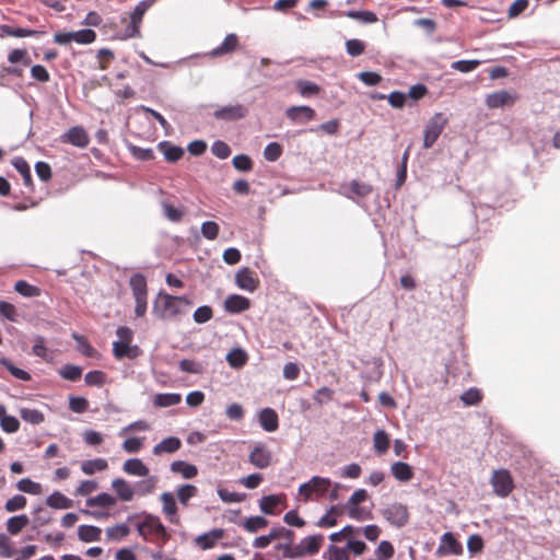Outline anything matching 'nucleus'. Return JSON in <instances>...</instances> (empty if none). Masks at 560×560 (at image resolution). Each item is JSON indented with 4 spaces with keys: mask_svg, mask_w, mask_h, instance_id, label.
Instances as JSON below:
<instances>
[{
    "mask_svg": "<svg viewBox=\"0 0 560 560\" xmlns=\"http://www.w3.org/2000/svg\"><path fill=\"white\" fill-rule=\"evenodd\" d=\"M190 304L186 296H173L166 293L159 294V298L153 303L152 312L159 318L168 319L185 314Z\"/></svg>",
    "mask_w": 560,
    "mask_h": 560,
    "instance_id": "f257e3e1",
    "label": "nucleus"
},
{
    "mask_svg": "<svg viewBox=\"0 0 560 560\" xmlns=\"http://www.w3.org/2000/svg\"><path fill=\"white\" fill-rule=\"evenodd\" d=\"M447 118L442 113H435L428 121L423 135V148L430 149L434 145L440 135L447 125Z\"/></svg>",
    "mask_w": 560,
    "mask_h": 560,
    "instance_id": "f03ea898",
    "label": "nucleus"
},
{
    "mask_svg": "<svg viewBox=\"0 0 560 560\" xmlns=\"http://www.w3.org/2000/svg\"><path fill=\"white\" fill-rule=\"evenodd\" d=\"M490 482L493 492L500 498H506L513 490L514 483L512 476L506 469H499L492 474Z\"/></svg>",
    "mask_w": 560,
    "mask_h": 560,
    "instance_id": "7ed1b4c3",
    "label": "nucleus"
},
{
    "mask_svg": "<svg viewBox=\"0 0 560 560\" xmlns=\"http://www.w3.org/2000/svg\"><path fill=\"white\" fill-rule=\"evenodd\" d=\"M384 518L397 528L404 527L409 521L407 506L401 503H393L382 512Z\"/></svg>",
    "mask_w": 560,
    "mask_h": 560,
    "instance_id": "20e7f679",
    "label": "nucleus"
},
{
    "mask_svg": "<svg viewBox=\"0 0 560 560\" xmlns=\"http://www.w3.org/2000/svg\"><path fill=\"white\" fill-rule=\"evenodd\" d=\"M248 115V108L242 104H229L213 112V117L223 121H236Z\"/></svg>",
    "mask_w": 560,
    "mask_h": 560,
    "instance_id": "39448f33",
    "label": "nucleus"
},
{
    "mask_svg": "<svg viewBox=\"0 0 560 560\" xmlns=\"http://www.w3.org/2000/svg\"><path fill=\"white\" fill-rule=\"evenodd\" d=\"M464 551L462 544L455 538L453 533L446 532L440 539V545L435 551L439 557L455 555L459 556Z\"/></svg>",
    "mask_w": 560,
    "mask_h": 560,
    "instance_id": "423d86ee",
    "label": "nucleus"
},
{
    "mask_svg": "<svg viewBox=\"0 0 560 560\" xmlns=\"http://www.w3.org/2000/svg\"><path fill=\"white\" fill-rule=\"evenodd\" d=\"M285 116L294 124H306L316 117L315 110L307 106H291L285 109Z\"/></svg>",
    "mask_w": 560,
    "mask_h": 560,
    "instance_id": "0eeeda50",
    "label": "nucleus"
},
{
    "mask_svg": "<svg viewBox=\"0 0 560 560\" xmlns=\"http://www.w3.org/2000/svg\"><path fill=\"white\" fill-rule=\"evenodd\" d=\"M248 460L256 468L265 469L270 466L272 454L265 445L258 444L252 450Z\"/></svg>",
    "mask_w": 560,
    "mask_h": 560,
    "instance_id": "6e6552de",
    "label": "nucleus"
},
{
    "mask_svg": "<svg viewBox=\"0 0 560 560\" xmlns=\"http://www.w3.org/2000/svg\"><path fill=\"white\" fill-rule=\"evenodd\" d=\"M61 141L71 143L78 148H85L89 144L90 139L82 127L75 126L61 136Z\"/></svg>",
    "mask_w": 560,
    "mask_h": 560,
    "instance_id": "1a4fd4ad",
    "label": "nucleus"
},
{
    "mask_svg": "<svg viewBox=\"0 0 560 560\" xmlns=\"http://www.w3.org/2000/svg\"><path fill=\"white\" fill-rule=\"evenodd\" d=\"M238 46V37L234 33L228 34L223 42L215 48H213L211 51L207 54V56L211 58H217L223 55L232 54L236 50Z\"/></svg>",
    "mask_w": 560,
    "mask_h": 560,
    "instance_id": "9d476101",
    "label": "nucleus"
},
{
    "mask_svg": "<svg viewBox=\"0 0 560 560\" xmlns=\"http://www.w3.org/2000/svg\"><path fill=\"white\" fill-rule=\"evenodd\" d=\"M250 307L249 299L238 295L231 294L224 301V308L230 314H240L247 311Z\"/></svg>",
    "mask_w": 560,
    "mask_h": 560,
    "instance_id": "9b49d317",
    "label": "nucleus"
},
{
    "mask_svg": "<svg viewBox=\"0 0 560 560\" xmlns=\"http://www.w3.org/2000/svg\"><path fill=\"white\" fill-rule=\"evenodd\" d=\"M258 421L266 432H275L279 428V417L276 410L266 407L258 413Z\"/></svg>",
    "mask_w": 560,
    "mask_h": 560,
    "instance_id": "f8f14e48",
    "label": "nucleus"
},
{
    "mask_svg": "<svg viewBox=\"0 0 560 560\" xmlns=\"http://www.w3.org/2000/svg\"><path fill=\"white\" fill-rule=\"evenodd\" d=\"M235 283L240 289L248 292H254L258 287V280L252 276V272L246 267L235 273Z\"/></svg>",
    "mask_w": 560,
    "mask_h": 560,
    "instance_id": "ddd939ff",
    "label": "nucleus"
},
{
    "mask_svg": "<svg viewBox=\"0 0 560 560\" xmlns=\"http://www.w3.org/2000/svg\"><path fill=\"white\" fill-rule=\"evenodd\" d=\"M144 517L142 522L137 524L138 534L144 539L148 540V536L155 535V524L162 523L160 517L153 514L143 513Z\"/></svg>",
    "mask_w": 560,
    "mask_h": 560,
    "instance_id": "4468645a",
    "label": "nucleus"
},
{
    "mask_svg": "<svg viewBox=\"0 0 560 560\" xmlns=\"http://www.w3.org/2000/svg\"><path fill=\"white\" fill-rule=\"evenodd\" d=\"M112 488L119 500L129 502L135 497L133 487L122 478H116L112 481Z\"/></svg>",
    "mask_w": 560,
    "mask_h": 560,
    "instance_id": "2eb2a0df",
    "label": "nucleus"
},
{
    "mask_svg": "<svg viewBox=\"0 0 560 560\" xmlns=\"http://www.w3.org/2000/svg\"><path fill=\"white\" fill-rule=\"evenodd\" d=\"M223 535L224 530L222 528H214L199 535L195 541L201 549L207 550L213 548L215 542L221 539Z\"/></svg>",
    "mask_w": 560,
    "mask_h": 560,
    "instance_id": "dca6fc26",
    "label": "nucleus"
},
{
    "mask_svg": "<svg viewBox=\"0 0 560 560\" xmlns=\"http://www.w3.org/2000/svg\"><path fill=\"white\" fill-rule=\"evenodd\" d=\"M163 503V512L167 516L168 521L173 524H178L179 518L177 516V505L172 492H163L161 495Z\"/></svg>",
    "mask_w": 560,
    "mask_h": 560,
    "instance_id": "f3484780",
    "label": "nucleus"
},
{
    "mask_svg": "<svg viewBox=\"0 0 560 560\" xmlns=\"http://www.w3.org/2000/svg\"><path fill=\"white\" fill-rule=\"evenodd\" d=\"M182 446V441L176 436H168L162 440L160 443L154 445L153 454L162 455V454H173L178 451Z\"/></svg>",
    "mask_w": 560,
    "mask_h": 560,
    "instance_id": "a211bd4d",
    "label": "nucleus"
},
{
    "mask_svg": "<svg viewBox=\"0 0 560 560\" xmlns=\"http://www.w3.org/2000/svg\"><path fill=\"white\" fill-rule=\"evenodd\" d=\"M122 470L137 477H148L150 470L140 458H129L122 465Z\"/></svg>",
    "mask_w": 560,
    "mask_h": 560,
    "instance_id": "6ab92c4d",
    "label": "nucleus"
},
{
    "mask_svg": "<svg viewBox=\"0 0 560 560\" xmlns=\"http://www.w3.org/2000/svg\"><path fill=\"white\" fill-rule=\"evenodd\" d=\"M113 353L116 359H135L140 354V348L130 346V342H113Z\"/></svg>",
    "mask_w": 560,
    "mask_h": 560,
    "instance_id": "aec40b11",
    "label": "nucleus"
},
{
    "mask_svg": "<svg viewBox=\"0 0 560 560\" xmlns=\"http://www.w3.org/2000/svg\"><path fill=\"white\" fill-rule=\"evenodd\" d=\"M514 96L506 91H499L489 94L486 98V103L490 108H500L514 102Z\"/></svg>",
    "mask_w": 560,
    "mask_h": 560,
    "instance_id": "412c9836",
    "label": "nucleus"
},
{
    "mask_svg": "<svg viewBox=\"0 0 560 560\" xmlns=\"http://www.w3.org/2000/svg\"><path fill=\"white\" fill-rule=\"evenodd\" d=\"M135 299L148 298L147 279L142 273H135L129 279Z\"/></svg>",
    "mask_w": 560,
    "mask_h": 560,
    "instance_id": "4be33fe9",
    "label": "nucleus"
},
{
    "mask_svg": "<svg viewBox=\"0 0 560 560\" xmlns=\"http://www.w3.org/2000/svg\"><path fill=\"white\" fill-rule=\"evenodd\" d=\"M390 471L395 479L401 482L410 481L413 478L412 467L405 462H395L390 467Z\"/></svg>",
    "mask_w": 560,
    "mask_h": 560,
    "instance_id": "5701e85b",
    "label": "nucleus"
},
{
    "mask_svg": "<svg viewBox=\"0 0 560 560\" xmlns=\"http://www.w3.org/2000/svg\"><path fill=\"white\" fill-rule=\"evenodd\" d=\"M46 504L51 509L67 510L73 506V501L59 491H54L46 499Z\"/></svg>",
    "mask_w": 560,
    "mask_h": 560,
    "instance_id": "b1692460",
    "label": "nucleus"
},
{
    "mask_svg": "<svg viewBox=\"0 0 560 560\" xmlns=\"http://www.w3.org/2000/svg\"><path fill=\"white\" fill-rule=\"evenodd\" d=\"M159 150L163 153L164 158L168 162H177L184 154V150L168 141H162L158 144Z\"/></svg>",
    "mask_w": 560,
    "mask_h": 560,
    "instance_id": "393cba45",
    "label": "nucleus"
},
{
    "mask_svg": "<svg viewBox=\"0 0 560 560\" xmlns=\"http://www.w3.org/2000/svg\"><path fill=\"white\" fill-rule=\"evenodd\" d=\"M102 529L94 525H80L78 527V538L83 542L101 540Z\"/></svg>",
    "mask_w": 560,
    "mask_h": 560,
    "instance_id": "a878e982",
    "label": "nucleus"
},
{
    "mask_svg": "<svg viewBox=\"0 0 560 560\" xmlns=\"http://www.w3.org/2000/svg\"><path fill=\"white\" fill-rule=\"evenodd\" d=\"M27 67L28 66L14 65V63H11L8 67H2V85L4 84V81L7 80L8 77H12L13 79L18 80L16 85L19 88H22L24 84L23 83L24 72Z\"/></svg>",
    "mask_w": 560,
    "mask_h": 560,
    "instance_id": "bb28decb",
    "label": "nucleus"
},
{
    "mask_svg": "<svg viewBox=\"0 0 560 560\" xmlns=\"http://www.w3.org/2000/svg\"><path fill=\"white\" fill-rule=\"evenodd\" d=\"M368 365H371V370L362 377L371 382H378L383 376V360L380 357H372L365 361Z\"/></svg>",
    "mask_w": 560,
    "mask_h": 560,
    "instance_id": "cd10ccee",
    "label": "nucleus"
},
{
    "mask_svg": "<svg viewBox=\"0 0 560 560\" xmlns=\"http://www.w3.org/2000/svg\"><path fill=\"white\" fill-rule=\"evenodd\" d=\"M173 472L180 474L185 479H192L198 475V468L184 460H175L171 464Z\"/></svg>",
    "mask_w": 560,
    "mask_h": 560,
    "instance_id": "c85d7f7f",
    "label": "nucleus"
},
{
    "mask_svg": "<svg viewBox=\"0 0 560 560\" xmlns=\"http://www.w3.org/2000/svg\"><path fill=\"white\" fill-rule=\"evenodd\" d=\"M156 483H158V477L148 475V477L145 479L135 482V485H133L135 494H138L140 497L148 495L154 491Z\"/></svg>",
    "mask_w": 560,
    "mask_h": 560,
    "instance_id": "c756f323",
    "label": "nucleus"
},
{
    "mask_svg": "<svg viewBox=\"0 0 560 560\" xmlns=\"http://www.w3.org/2000/svg\"><path fill=\"white\" fill-rule=\"evenodd\" d=\"M373 191V187L370 184L360 183L358 180H352L349 184V191L345 192V197L353 200V195L359 198H364L369 196Z\"/></svg>",
    "mask_w": 560,
    "mask_h": 560,
    "instance_id": "7c9ffc66",
    "label": "nucleus"
},
{
    "mask_svg": "<svg viewBox=\"0 0 560 560\" xmlns=\"http://www.w3.org/2000/svg\"><path fill=\"white\" fill-rule=\"evenodd\" d=\"M182 401V395L177 393H161L156 394L153 404L160 408L172 407Z\"/></svg>",
    "mask_w": 560,
    "mask_h": 560,
    "instance_id": "2f4dec72",
    "label": "nucleus"
},
{
    "mask_svg": "<svg viewBox=\"0 0 560 560\" xmlns=\"http://www.w3.org/2000/svg\"><path fill=\"white\" fill-rule=\"evenodd\" d=\"M323 540L324 536L322 534H315L304 537L300 542L308 556H314L319 551Z\"/></svg>",
    "mask_w": 560,
    "mask_h": 560,
    "instance_id": "473e14b6",
    "label": "nucleus"
},
{
    "mask_svg": "<svg viewBox=\"0 0 560 560\" xmlns=\"http://www.w3.org/2000/svg\"><path fill=\"white\" fill-rule=\"evenodd\" d=\"M163 215L173 223H178L182 221L184 217V209L175 207L166 200L161 201Z\"/></svg>",
    "mask_w": 560,
    "mask_h": 560,
    "instance_id": "72a5a7b5",
    "label": "nucleus"
},
{
    "mask_svg": "<svg viewBox=\"0 0 560 560\" xmlns=\"http://www.w3.org/2000/svg\"><path fill=\"white\" fill-rule=\"evenodd\" d=\"M30 523L26 514L11 516L7 521V530L11 535H18Z\"/></svg>",
    "mask_w": 560,
    "mask_h": 560,
    "instance_id": "f704fd0d",
    "label": "nucleus"
},
{
    "mask_svg": "<svg viewBox=\"0 0 560 560\" xmlns=\"http://www.w3.org/2000/svg\"><path fill=\"white\" fill-rule=\"evenodd\" d=\"M108 463L104 458H94V459H88L83 460L81 464V470L85 475H93L97 471H103L107 469Z\"/></svg>",
    "mask_w": 560,
    "mask_h": 560,
    "instance_id": "c9c22d12",
    "label": "nucleus"
},
{
    "mask_svg": "<svg viewBox=\"0 0 560 560\" xmlns=\"http://www.w3.org/2000/svg\"><path fill=\"white\" fill-rule=\"evenodd\" d=\"M116 503V498L107 492H102L95 497L88 498L85 504L90 508L101 506L110 508Z\"/></svg>",
    "mask_w": 560,
    "mask_h": 560,
    "instance_id": "e433bc0d",
    "label": "nucleus"
},
{
    "mask_svg": "<svg viewBox=\"0 0 560 560\" xmlns=\"http://www.w3.org/2000/svg\"><path fill=\"white\" fill-rule=\"evenodd\" d=\"M12 164H13L14 168L21 175V177L23 179V184L26 187H31V185H32V173H31V167L27 164V162L23 158H15L12 161Z\"/></svg>",
    "mask_w": 560,
    "mask_h": 560,
    "instance_id": "4c0bfd02",
    "label": "nucleus"
},
{
    "mask_svg": "<svg viewBox=\"0 0 560 560\" xmlns=\"http://www.w3.org/2000/svg\"><path fill=\"white\" fill-rule=\"evenodd\" d=\"M247 353L241 348H235L226 354L228 363L230 366L235 369L244 366L247 362Z\"/></svg>",
    "mask_w": 560,
    "mask_h": 560,
    "instance_id": "58836bf2",
    "label": "nucleus"
},
{
    "mask_svg": "<svg viewBox=\"0 0 560 560\" xmlns=\"http://www.w3.org/2000/svg\"><path fill=\"white\" fill-rule=\"evenodd\" d=\"M345 15L347 18L358 20L364 24H372L377 22V15L374 12L368 10H351L347 11Z\"/></svg>",
    "mask_w": 560,
    "mask_h": 560,
    "instance_id": "ea45409f",
    "label": "nucleus"
},
{
    "mask_svg": "<svg viewBox=\"0 0 560 560\" xmlns=\"http://www.w3.org/2000/svg\"><path fill=\"white\" fill-rule=\"evenodd\" d=\"M16 488L21 492L33 494V495H38L43 491L42 485L33 481L30 478L20 479L16 483Z\"/></svg>",
    "mask_w": 560,
    "mask_h": 560,
    "instance_id": "a19ab883",
    "label": "nucleus"
},
{
    "mask_svg": "<svg viewBox=\"0 0 560 560\" xmlns=\"http://www.w3.org/2000/svg\"><path fill=\"white\" fill-rule=\"evenodd\" d=\"M280 503V500L275 494L265 495L259 500V509L264 514L275 515V509Z\"/></svg>",
    "mask_w": 560,
    "mask_h": 560,
    "instance_id": "79ce46f5",
    "label": "nucleus"
},
{
    "mask_svg": "<svg viewBox=\"0 0 560 560\" xmlns=\"http://www.w3.org/2000/svg\"><path fill=\"white\" fill-rule=\"evenodd\" d=\"M59 375L67 381L75 382L82 375V368L68 363L60 368Z\"/></svg>",
    "mask_w": 560,
    "mask_h": 560,
    "instance_id": "37998d69",
    "label": "nucleus"
},
{
    "mask_svg": "<svg viewBox=\"0 0 560 560\" xmlns=\"http://www.w3.org/2000/svg\"><path fill=\"white\" fill-rule=\"evenodd\" d=\"M14 290L24 298H36L39 295V288L30 284L25 280H19L14 284Z\"/></svg>",
    "mask_w": 560,
    "mask_h": 560,
    "instance_id": "c03bdc74",
    "label": "nucleus"
},
{
    "mask_svg": "<svg viewBox=\"0 0 560 560\" xmlns=\"http://www.w3.org/2000/svg\"><path fill=\"white\" fill-rule=\"evenodd\" d=\"M268 525L267 518L260 515L249 516L245 520L243 527L248 533H256Z\"/></svg>",
    "mask_w": 560,
    "mask_h": 560,
    "instance_id": "a18cd8bd",
    "label": "nucleus"
},
{
    "mask_svg": "<svg viewBox=\"0 0 560 560\" xmlns=\"http://www.w3.org/2000/svg\"><path fill=\"white\" fill-rule=\"evenodd\" d=\"M72 42L78 44L88 45L95 40L96 33L91 28H83L80 31L71 32Z\"/></svg>",
    "mask_w": 560,
    "mask_h": 560,
    "instance_id": "49530a36",
    "label": "nucleus"
},
{
    "mask_svg": "<svg viewBox=\"0 0 560 560\" xmlns=\"http://www.w3.org/2000/svg\"><path fill=\"white\" fill-rule=\"evenodd\" d=\"M20 417L31 423V424H39L44 422V415L42 411L37 409H30V408H21L20 409Z\"/></svg>",
    "mask_w": 560,
    "mask_h": 560,
    "instance_id": "de8ad7c7",
    "label": "nucleus"
},
{
    "mask_svg": "<svg viewBox=\"0 0 560 560\" xmlns=\"http://www.w3.org/2000/svg\"><path fill=\"white\" fill-rule=\"evenodd\" d=\"M296 88H298L299 93L303 97L316 95L319 93V90H320L319 85H317L316 83L308 81V80H299L296 82Z\"/></svg>",
    "mask_w": 560,
    "mask_h": 560,
    "instance_id": "09e8293b",
    "label": "nucleus"
},
{
    "mask_svg": "<svg viewBox=\"0 0 560 560\" xmlns=\"http://www.w3.org/2000/svg\"><path fill=\"white\" fill-rule=\"evenodd\" d=\"M197 493H198L197 487L194 485L187 483V485H183L178 488L177 498H178V501L180 502V504L187 505L188 501L191 498L196 497Z\"/></svg>",
    "mask_w": 560,
    "mask_h": 560,
    "instance_id": "8fccbe9b",
    "label": "nucleus"
},
{
    "mask_svg": "<svg viewBox=\"0 0 560 560\" xmlns=\"http://www.w3.org/2000/svg\"><path fill=\"white\" fill-rule=\"evenodd\" d=\"M8 60L10 63L23 65V66H28V67L32 63V59L25 49H13L8 55Z\"/></svg>",
    "mask_w": 560,
    "mask_h": 560,
    "instance_id": "3c124183",
    "label": "nucleus"
},
{
    "mask_svg": "<svg viewBox=\"0 0 560 560\" xmlns=\"http://www.w3.org/2000/svg\"><path fill=\"white\" fill-rule=\"evenodd\" d=\"M156 2V0H141L130 14V19L141 24L145 12Z\"/></svg>",
    "mask_w": 560,
    "mask_h": 560,
    "instance_id": "603ef678",
    "label": "nucleus"
},
{
    "mask_svg": "<svg viewBox=\"0 0 560 560\" xmlns=\"http://www.w3.org/2000/svg\"><path fill=\"white\" fill-rule=\"evenodd\" d=\"M374 448L377 453L384 454L389 447V438L384 430H377L373 438Z\"/></svg>",
    "mask_w": 560,
    "mask_h": 560,
    "instance_id": "864d4df0",
    "label": "nucleus"
},
{
    "mask_svg": "<svg viewBox=\"0 0 560 560\" xmlns=\"http://www.w3.org/2000/svg\"><path fill=\"white\" fill-rule=\"evenodd\" d=\"M217 493L219 498L225 503H240L246 498L245 493L230 491L225 488H218Z\"/></svg>",
    "mask_w": 560,
    "mask_h": 560,
    "instance_id": "5fc2aeb1",
    "label": "nucleus"
},
{
    "mask_svg": "<svg viewBox=\"0 0 560 560\" xmlns=\"http://www.w3.org/2000/svg\"><path fill=\"white\" fill-rule=\"evenodd\" d=\"M130 533L129 527L126 524H117L115 526L106 528V536L109 540H121Z\"/></svg>",
    "mask_w": 560,
    "mask_h": 560,
    "instance_id": "6e6d98bb",
    "label": "nucleus"
},
{
    "mask_svg": "<svg viewBox=\"0 0 560 560\" xmlns=\"http://www.w3.org/2000/svg\"><path fill=\"white\" fill-rule=\"evenodd\" d=\"M37 34L34 30H27L23 27H12L5 24H2V37L3 36H13V37H27Z\"/></svg>",
    "mask_w": 560,
    "mask_h": 560,
    "instance_id": "4d7b16f0",
    "label": "nucleus"
},
{
    "mask_svg": "<svg viewBox=\"0 0 560 560\" xmlns=\"http://www.w3.org/2000/svg\"><path fill=\"white\" fill-rule=\"evenodd\" d=\"M323 557L326 560H350L347 549L335 545H329Z\"/></svg>",
    "mask_w": 560,
    "mask_h": 560,
    "instance_id": "13d9d810",
    "label": "nucleus"
},
{
    "mask_svg": "<svg viewBox=\"0 0 560 560\" xmlns=\"http://www.w3.org/2000/svg\"><path fill=\"white\" fill-rule=\"evenodd\" d=\"M479 65H480V61L477 59L457 60L451 65V68L453 70L459 71L462 73H468V72H471L475 69H477Z\"/></svg>",
    "mask_w": 560,
    "mask_h": 560,
    "instance_id": "bf43d9fd",
    "label": "nucleus"
},
{
    "mask_svg": "<svg viewBox=\"0 0 560 560\" xmlns=\"http://www.w3.org/2000/svg\"><path fill=\"white\" fill-rule=\"evenodd\" d=\"M482 398L480 390L476 387H471L465 390L460 395V400L465 406H474L477 405Z\"/></svg>",
    "mask_w": 560,
    "mask_h": 560,
    "instance_id": "052dcab7",
    "label": "nucleus"
},
{
    "mask_svg": "<svg viewBox=\"0 0 560 560\" xmlns=\"http://www.w3.org/2000/svg\"><path fill=\"white\" fill-rule=\"evenodd\" d=\"M334 398V390L327 386H323L313 395L314 402L318 406L328 404Z\"/></svg>",
    "mask_w": 560,
    "mask_h": 560,
    "instance_id": "680f3d73",
    "label": "nucleus"
},
{
    "mask_svg": "<svg viewBox=\"0 0 560 560\" xmlns=\"http://www.w3.org/2000/svg\"><path fill=\"white\" fill-rule=\"evenodd\" d=\"M365 50V43L361 39L352 38L346 42V51L351 57H358Z\"/></svg>",
    "mask_w": 560,
    "mask_h": 560,
    "instance_id": "e2e57ef3",
    "label": "nucleus"
},
{
    "mask_svg": "<svg viewBox=\"0 0 560 560\" xmlns=\"http://www.w3.org/2000/svg\"><path fill=\"white\" fill-rule=\"evenodd\" d=\"M84 381L89 386H103L106 382V374L100 370L90 371L85 374Z\"/></svg>",
    "mask_w": 560,
    "mask_h": 560,
    "instance_id": "0e129e2a",
    "label": "nucleus"
},
{
    "mask_svg": "<svg viewBox=\"0 0 560 560\" xmlns=\"http://www.w3.org/2000/svg\"><path fill=\"white\" fill-rule=\"evenodd\" d=\"M282 154V147L278 142H270L264 149V158L268 162H276Z\"/></svg>",
    "mask_w": 560,
    "mask_h": 560,
    "instance_id": "69168bd1",
    "label": "nucleus"
},
{
    "mask_svg": "<svg viewBox=\"0 0 560 560\" xmlns=\"http://www.w3.org/2000/svg\"><path fill=\"white\" fill-rule=\"evenodd\" d=\"M232 164L240 172H249L253 168V161L247 154H237L233 158Z\"/></svg>",
    "mask_w": 560,
    "mask_h": 560,
    "instance_id": "338daca9",
    "label": "nucleus"
},
{
    "mask_svg": "<svg viewBox=\"0 0 560 560\" xmlns=\"http://www.w3.org/2000/svg\"><path fill=\"white\" fill-rule=\"evenodd\" d=\"M200 231L205 238H207L209 241H213L218 237L220 228H219L218 223L214 221H205L201 224Z\"/></svg>",
    "mask_w": 560,
    "mask_h": 560,
    "instance_id": "774afa93",
    "label": "nucleus"
}]
</instances>
